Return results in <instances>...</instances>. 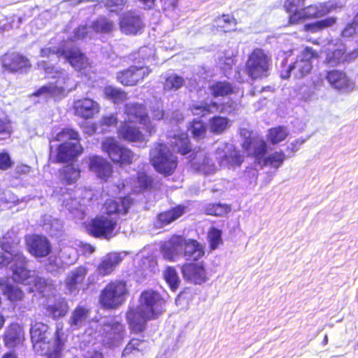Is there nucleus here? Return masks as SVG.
<instances>
[{
  "mask_svg": "<svg viewBox=\"0 0 358 358\" xmlns=\"http://www.w3.org/2000/svg\"><path fill=\"white\" fill-rule=\"evenodd\" d=\"M0 266H8L13 281L29 285V292H37L43 296H55L56 285L52 280L38 275H31L27 268V260L17 245L0 241Z\"/></svg>",
  "mask_w": 358,
  "mask_h": 358,
  "instance_id": "1",
  "label": "nucleus"
},
{
  "mask_svg": "<svg viewBox=\"0 0 358 358\" xmlns=\"http://www.w3.org/2000/svg\"><path fill=\"white\" fill-rule=\"evenodd\" d=\"M44 71L52 80L40 87L34 95L45 96L54 99H62L76 88V83L71 80L69 75L64 70L45 64Z\"/></svg>",
  "mask_w": 358,
  "mask_h": 358,
  "instance_id": "2",
  "label": "nucleus"
},
{
  "mask_svg": "<svg viewBox=\"0 0 358 358\" xmlns=\"http://www.w3.org/2000/svg\"><path fill=\"white\" fill-rule=\"evenodd\" d=\"M55 140L62 142L57 148L55 156L50 155L55 162H68L80 154L83 149L78 143V132L71 129H65L58 133Z\"/></svg>",
  "mask_w": 358,
  "mask_h": 358,
  "instance_id": "3",
  "label": "nucleus"
},
{
  "mask_svg": "<svg viewBox=\"0 0 358 358\" xmlns=\"http://www.w3.org/2000/svg\"><path fill=\"white\" fill-rule=\"evenodd\" d=\"M299 0H287L285 7L289 13H293L289 17L290 24H296L300 20L306 19L322 17L331 11L342 8L343 3L340 5L331 2H327L319 5L309 6L304 8L297 10L295 6Z\"/></svg>",
  "mask_w": 358,
  "mask_h": 358,
  "instance_id": "4",
  "label": "nucleus"
},
{
  "mask_svg": "<svg viewBox=\"0 0 358 358\" xmlns=\"http://www.w3.org/2000/svg\"><path fill=\"white\" fill-rule=\"evenodd\" d=\"M150 162L159 173L169 176L178 166V158L164 143H157L150 151Z\"/></svg>",
  "mask_w": 358,
  "mask_h": 358,
  "instance_id": "5",
  "label": "nucleus"
},
{
  "mask_svg": "<svg viewBox=\"0 0 358 358\" xmlns=\"http://www.w3.org/2000/svg\"><path fill=\"white\" fill-rule=\"evenodd\" d=\"M271 65V56L264 50L255 48L248 57L245 71L252 79L261 78L268 75Z\"/></svg>",
  "mask_w": 358,
  "mask_h": 358,
  "instance_id": "6",
  "label": "nucleus"
},
{
  "mask_svg": "<svg viewBox=\"0 0 358 358\" xmlns=\"http://www.w3.org/2000/svg\"><path fill=\"white\" fill-rule=\"evenodd\" d=\"M127 294L126 284L124 282H112L101 291L99 301L103 308L115 309L122 305Z\"/></svg>",
  "mask_w": 358,
  "mask_h": 358,
  "instance_id": "7",
  "label": "nucleus"
},
{
  "mask_svg": "<svg viewBox=\"0 0 358 358\" xmlns=\"http://www.w3.org/2000/svg\"><path fill=\"white\" fill-rule=\"evenodd\" d=\"M317 57V52L312 48H306L298 55L296 61L285 71L281 72V78L287 79L289 78L291 73L296 78H303L310 72L313 68L312 59Z\"/></svg>",
  "mask_w": 358,
  "mask_h": 358,
  "instance_id": "8",
  "label": "nucleus"
},
{
  "mask_svg": "<svg viewBox=\"0 0 358 358\" xmlns=\"http://www.w3.org/2000/svg\"><path fill=\"white\" fill-rule=\"evenodd\" d=\"M101 149L115 163L130 164L136 157L131 150L122 146L114 137L105 138L101 143Z\"/></svg>",
  "mask_w": 358,
  "mask_h": 358,
  "instance_id": "9",
  "label": "nucleus"
},
{
  "mask_svg": "<svg viewBox=\"0 0 358 358\" xmlns=\"http://www.w3.org/2000/svg\"><path fill=\"white\" fill-rule=\"evenodd\" d=\"M117 218L104 215H99L93 219L89 224L90 233L99 238L110 239L116 234Z\"/></svg>",
  "mask_w": 358,
  "mask_h": 358,
  "instance_id": "10",
  "label": "nucleus"
},
{
  "mask_svg": "<svg viewBox=\"0 0 358 358\" xmlns=\"http://www.w3.org/2000/svg\"><path fill=\"white\" fill-rule=\"evenodd\" d=\"M120 31L127 35L141 34L145 27L143 16L136 10L123 13L119 19Z\"/></svg>",
  "mask_w": 358,
  "mask_h": 358,
  "instance_id": "11",
  "label": "nucleus"
},
{
  "mask_svg": "<svg viewBox=\"0 0 358 358\" xmlns=\"http://www.w3.org/2000/svg\"><path fill=\"white\" fill-rule=\"evenodd\" d=\"M125 122L143 124L145 130L152 134L155 132V127L150 122L146 108L143 104L129 103L124 106Z\"/></svg>",
  "mask_w": 358,
  "mask_h": 358,
  "instance_id": "12",
  "label": "nucleus"
},
{
  "mask_svg": "<svg viewBox=\"0 0 358 358\" xmlns=\"http://www.w3.org/2000/svg\"><path fill=\"white\" fill-rule=\"evenodd\" d=\"M164 303V301L159 293L148 290L141 294L138 306L145 311L147 317L154 319L163 311Z\"/></svg>",
  "mask_w": 358,
  "mask_h": 358,
  "instance_id": "13",
  "label": "nucleus"
},
{
  "mask_svg": "<svg viewBox=\"0 0 358 358\" xmlns=\"http://www.w3.org/2000/svg\"><path fill=\"white\" fill-rule=\"evenodd\" d=\"M216 158L222 166H239L243 157L230 143H221L216 148Z\"/></svg>",
  "mask_w": 358,
  "mask_h": 358,
  "instance_id": "14",
  "label": "nucleus"
},
{
  "mask_svg": "<svg viewBox=\"0 0 358 358\" xmlns=\"http://www.w3.org/2000/svg\"><path fill=\"white\" fill-rule=\"evenodd\" d=\"M104 341L110 345H116L120 342L125 334L124 325L117 317L106 318L102 322Z\"/></svg>",
  "mask_w": 358,
  "mask_h": 358,
  "instance_id": "15",
  "label": "nucleus"
},
{
  "mask_svg": "<svg viewBox=\"0 0 358 358\" xmlns=\"http://www.w3.org/2000/svg\"><path fill=\"white\" fill-rule=\"evenodd\" d=\"M151 73L148 66H131L127 69L119 71L116 73L117 82L124 86H134Z\"/></svg>",
  "mask_w": 358,
  "mask_h": 358,
  "instance_id": "16",
  "label": "nucleus"
},
{
  "mask_svg": "<svg viewBox=\"0 0 358 358\" xmlns=\"http://www.w3.org/2000/svg\"><path fill=\"white\" fill-rule=\"evenodd\" d=\"M324 79L331 88L338 91L349 92H352L355 87V83L345 71L341 70L327 71L324 73Z\"/></svg>",
  "mask_w": 358,
  "mask_h": 358,
  "instance_id": "17",
  "label": "nucleus"
},
{
  "mask_svg": "<svg viewBox=\"0 0 358 358\" xmlns=\"http://www.w3.org/2000/svg\"><path fill=\"white\" fill-rule=\"evenodd\" d=\"M132 204L129 196L119 199V201L108 199L105 201L103 212L106 216L118 218L121 215H126Z\"/></svg>",
  "mask_w": 358,
  "mask_h": 358,
  "instance_id": "18",
  "label": "nucleus"
},
{
  "mask_svg": "<svg viewBox=\"0 0 358 358\" xmlns=\"http://www.w3.org/2000/svg\"><path fill=\"white\" fill-rule=\"evenodd\" d=\"M59 56L64 57L71 66L77 71L86 69L90 62L86 56L78 48H71L69 50L57 52Z\"/></svg>",
  "mask_w": 358,
  "mask_h": 358,
  "instance_id": "19",
  "label": "nucleus"
},
{
  "mask_svg": "<svg viewBox=\"0 0 358 358\" xmlns=\"http://www.w3.org/2000/svg\"><path fill=\"white\" fill-rule=\"evenodd\" d=\"M29 252L36 257L47 256L51 250L48 239L42 236L31 235L26 238Z\"/></svg>",
  "mask_w": 358,
  "mask_h": 358,
  "instance_id": "20",
  "label": "nucleus"
},
{
  "mask_svg": "<svg viewBox=\"0 0 358 358\" xmlns=\"http://www.w3.org/2000/svg\"><path fill=\"white\" fill-rule=\"evenodd\" d=\"M75 115L83 119H90L99 113V104L92 99L85 98L73 103Z\"/></svg>",
  "mask_w": 358,
  "mask_h": 358,
  "instance_id": "21",
  "label": "nucleus"
},
{
  "mask_svg": "<svg viewBox=\"0 0 358 358\" xmlns=\"http://www.w3.org/2000/svg\"><path fill=\"white\" fill-rule=\"evenodd\" d=\"M3 69L10 73L16 72L30 66L29 60L22 55L15 52H8L1 59Z\"/></svg>",
  "mask_w": 358,
  "mask_h": 358,
  "instance_id": "22",
  "label": "nucleus"
},
{
  "mask_svg": "<svg viewBox=\"0 0 358 358\" xmlns=\"http://www.w3.org/2000/svg\"><path fill=\"white\" fill-rule=\"evenodd\" d=\"M185 245V238L174 236L162 247L164 257L171 261H176L180 257H183V246Z\"/></svg>",
  "mask_w": 358,
  "mask_h": 358,
  "instance_id": "23",
  "label": "nucleus"
},
{
  "mask_svg": "<svg viewBox=\"0 0 358 358\" xmlns=\"http://www.w3.org/2000/svg\"><path fill=\"white\" fill-rule=\"evenodd\" d=\"M126 316L130 329L136 333L143 331L147 320H151V317H147L145 311L138 306L129 308Z\"/></svg>",
  "mask_w": 358,
  "mask_h": 358,
  "instance_id": "24",
  "label": "nucleus"
},
{
  "mask_svg": "<svg viewBox=\"0 0 358 358\" xmlns=\"http://www.w3.org/2000/svg\"><path fill=\"white\" fill-rule=\"evenodd\" d=\"M358 57V50L345 54V48L340 45L334 51L327 53L324 63L331 66H336L345 62H350Z\"/></svg>",
  "mask_w": 358,
  "mask_h": 358,
  "instance_id": "25",
  "label": "nucleus"
},
{
  "mask_svg": "<svg viewBox=\"0 0 358 358\" xmlns=\"http://www.w3.org/2000/svg\"><path fill=\"white\" fill-rule=\"evenodd\" d=\"M184 279L194 284H201L206 280V273L201 264H185L181 267Z\"/></svg>",
  "mask_w": 358,
  "mask_h": 358,
  "instance_id": "26",
  "label": "nucleus"
},
{
  "mask_svg": "<svg viewBox=\"0 0 358 358\" xmlns=\"http://www.w3.org/2000/svg\"><path fill=\"white\" fill-rule=\"evenodd\" d=\"M190 163L194 170L203 174H210L216 170L215 164L211 162L203 150L197 151Z\"/></svg>",
  "mask_w": 358,
  "mask_h": 358,
  "instance_id": "27",
  "label": "nucleus"
},
{
  "mask_svg": "<svg viewBox=\"0 0 358 358\" xmlns=\"http://www.w3.org/2000/svg\"><path fill=\"white\" fill-rule=\"evenodd\" d=\"M48 299L45 305L46 315L55 320L65 316L69 310L66 301L60 296L55 298L54 301Z\"/></svg>",
  "mask_w": 358,
  "mask_h": 358,
  "instance_id": "28",
  "label": "nucleus"
},
{
  "mask_svg": "<svg viewBox=\"0 0 358 358\" xmlns=\"http://www.w3.org/2000/svg\"><path fill=\"white\" fill-rule=\"evenodd\" d=\"M90 168L99 178L105 180L111 176L113 172L111 164L103 158L98 156L90 158Z\"/></svg>",
  "mask_w": 358,
  "mask_h": 358,
  "instance_id": "29",
  "label": "nucleus"
},
{
  "mask_svg": "<svg viewBox=\"0 0 358 358\" xmlns=\"http://www.w3.org/2000/svg\"><path fill=\"white\" fill-rule=\"evenodd\" d=\"M121 261L122 258L119 253L111 252L106 255L97 267L99 274L106 275L111 273Z\"/></svg>",
  "mask_w": 358,
  "mask_h": 358,
  "instance_id": "30",
  "label": "nucleus"
},
{
  "mask_svg": "<svg viewBox=\"0 0 358 358\" xmlns=\"http://www.w3.org/2000/svg\"><path fill=\"white\" fill-rule=\"evenodd\" d=\"M48 329V326L41 322L35 323L30 329L31 339L34 343V348L37 351L39 348L44 349L46 345L44 340L46 338Z\"/></svg>",
  "mask_w": 358,
  "mask_h": 358,
  "instance_id": "31",
  "label": "nucleus"
},
{
  "mask_svg": "<svg viewBox=\"0 0 358 358\" xmlns=\"http://www.w3.org/2000/svg\"><path fill=\"white\" fill-rule=\"evenodd\" d=\"M185 212L186 208L183 206H177L169 210L163 212L158 215L155 226L158 228H162L179 218Z\"/></svg>",
  "mask_w": 358,
  "mask_h": 358,
  "instance_id": "32",
  "label": "nucleus"
},
{
  "mask_svg": "<svg viewBox=\"0 0 358 358\" xmlns=\"http://www.w3.org/2000/svg\"><path fill=\"white\" fill-rule=\"evenodd\" d=\"M118 137L129 142L142 141L143 135L136 126L128 124L126 122L122 124L117 129Z\"/></svg>",
  "mask_w": 358,
  "mask_h": 358,
  "instance_id": "33",
  "label": "nucleus"
},
{
  "mask_svg": "<svg viewBox=\"0 0 358 358\" xmlns=\"http://www.w3.org/2000/svg\"><path fill=\"white\" fill-rule=\"evenodd\" d=\"M66 336L62 331V328L59 327V325H57V329L55 332V341L52 345V349H48L44 352L48 358H62V351L64 348V343L66 341Z\"/></svg>",
  "mask_w": 358,
  "mask_h": 358,
  "instance_id": "34",
  "label": "nucleus"
},
{
  "mask_svg": "<svg viewBox=\"0 0 358 358\" xmlns=\"http://www.w3.org/2000/svg\"><path fill=\"white\" fill-rule=\"evenodd\" d=\"M204 253V248L199 242L192 239H185V245L183 246V257L186 260L196 261L203 257Z\"/></svg>",
  "mask_w": 358,
  "mask_h": 358,
  "instance_id": "35",
  "label": "nucleus"
},
{
  "mask_svg": "<svg viewBox=\"0 0 358 358\" xmlns=\"http://www.w3.org/2000/svg\"><path fill=\"white\" fill-rule=\"evenodd\" d=\"M63 206L76 217L83 218L85 213V206L81 200H78L71 194L63 196Z\"/></svg>",
  "mask_w": 358,
  "mask_h": 358,
  "instance_id": "36",
  "label": "nucleus"
},
{
  "mask_svg": "<svg viewBox=\"0 0 358 358\" xmlns=\"http://www.w3.org/2000/svg\"><path fill=\"white\" fill-rule=\"evenodd\" d=\"M76 260V252L74 249L71 248H64L62 249L59 254V257L50 256L49 258L50 264L55 267H61L63 265L72 264Z\"/></svg>",
  "mask_w": 358,
  "mask_h": 358,
  "instance_id": "37",
  "label": "nucleus"
},
{
  "mask_svg": "<svg viewBox=\"0 0 358 358\" xmlns=\"http://www.w3.org/2000/svg\"><path fill=\"white\" fill-rule=\"evenodd\" d=\"M243 147L249 155L261 158L265 154L267 145L266 142L262 139H254L244 141Z\"/></svg>",
  "mask_w": 358,
  "mask_h": 358,
  "instance_id": "38",
  "label": "nucleus"
},
{
  "mask_svg": "<svg viewBox=\"0 0 358 358\" xmlns=\"http://www.w3.org/2000/svg\"><path fill=\"white\" fill-rule=\"evenodd\" d=\"M89 316L90 310L85 306H78L72 312L69 324L72 329H78L85 323Z\"/></svg>",
  "mask_w": 358,
  "mask_h": 358,
  "instance_id": "39",
  "label": "nucleus"
},
{
  "mask_svg": "<svg viewBox=\"0 0 358 358\" xmlns=\"http://www.w3.org/2000/svg\"><path fill=\"white\" fill-rule=\"evenodd\" d=\"M23 336L21 327L17 324H12L5 333V345L8 348H14L21 343Z\"/></svg>",
  "mask_w": 358,
  "mask_h": 358,
  "instance_id": "40",
  "label": "nucleus"
},
{
  "mask_svg": "<svg viewBox=\"0 0 358 358\" xmlns=\"http://www.w3.org/2000/svg\"><path fill=\"white\" fill-rule=\"evenodd\" d=\"M86 274L87 269L84 267H79L73 271L66 280V285L69 291L75 290L77 285L84 280Z\"/></svg>",
  "mask_w": 358,
  "mask_h": 358,
  "instance_id": "41",
  "label": "nucleus"
},
{
  "mask_svg": "<svg viewBox=\"0 0 358 358\" xmlns=\"http://www.w3.org/2000/svg\"><path fill=\"white\" fill-rule=\"evenodd\" d=\"M210 94L213 97L224 96L229 95L234 92L233 87L231 83L223 81L216 82L209 86Z\"/></svg>",
  "mask_w": 358,
  "mask_h": 358,
  "instance_id": "42",
  "label": "nucleus"
},
{
  "mask_svg": "<svg viewBox=\"0 0 358 358\" xmlns=\"http://www.w3.org/2000/svg\"><path fill=\"white\" fill-rule=\"evenodd\" d=\"M170 143L174 151H177L182 155H185L189 150L188 145L189 140L187 134L185 133H180L178 135H175L173 139L171 140Z\"/></svg>",
  "mask_w": 358,
  "mask_h": 358,
  "instance_id": "43",
  "label": "nucleus"
},
{
  "mask_svg": "<svg viewBox=\"0 0 358 358\" xmlns=\"http://www.w3.org/2000/svg\"><path fill=\"white\" fill-rule=\"evenodd\" d=\"M336 18L334 17H330L313 23L307 24L304 26V29L307 31L316 33L332 27L336 24Z\"/></svg>",
  "mask_w": 358,
  "mask_h": 358,
  "instance_id": "44",
  "label": "nucleus"
},
{
  "mask_svg": "<svg viewBox=\"0 0 358 358\" xmlns=\"http://www.w3.org/2000/svg\"><path fill=\"white\" fill-rule=\"evenodd\" d=\"M103 93L106 98L115 103H122L127 99V94L124 91L110 85L105 87Z\"/></svg>",
  "mask_w": 358,
  "mask_h": 358,
  "instance_id": "45",
  "label": "nucleus"
},
{
  "mask_svg": "<svg viewBox=\"0 0 358 358\" xmlns=\"http://www.w3.org/2000/svg\"><path fill=\"white\" fill-rule=\"evenodd\" d=\"M230 126L227 118L216 116L210 119L209 122L210 131L215 134H220Z\"/></svg>",
  "mask_w": 358,
  "mask_h": 358,
  "instance_id": "46",
  "label": "nucleus"
},
{
  "mask_svg": "<svg viewBox=\"0 0 358 358\" xmlns=\"http://www.w3.org/2000/svg\"><path fill=\"white\" fill-rule=\"evenodd\" d=\"M115 24L109 19L100 17L93 22L90 28L96 33H109L114 29Z\"/></svg>",
  "mask_w": 358,
  "mask_h": 358,
  "instance_id": "47",
  "label": "nucleus"
},
{
  "mask_svg": "<svg viewBox=\"0 0 358 358\" xmlns=\"http://www.w3.org/2000/svg\"><path fill=\"white\" fill-rule=\"evenodd\" d=\"M289 132L286 127H278L268 130V140L272 144H278L285 139Z\"/></svg>",
  "mask_w": 358,
  "mask_h": 358,
  "instance_id": "48",
  "label": "nucleus"
},
{
  "mask_svg": "<svg viewBox=\"0 0 358 358\" xmlns=\"http://www.w3.org/2000/svg\"><path fill=\"white\" fill-rule=\"evenodd\" d=\"M62 180L67 184H72L80 177V170L72 165L64 167L62 172Z\"/></svg>",
  "mask_w": 358,
  "mask_h": 358,
  "instance_id": "49",
  "label": "nucleus"
},
{
  "mask_svg": "<svg viewBox=\"0 0 358 358\" xmlns=\"http://www.w3.org/2000/svg\"><path fill=\"white\" fill-rule=\"evenodd\" d=\"M145 345V343L139 339H131L122 352V358H127V356H129L131 354L136 355L139 351L143 350Z\"/></svg>",
  "mask_w": 358,
  "mask_h": 358,
  "instance_id": "50",
  "label": "nucleus"
},
{
  "mask_svg": "<svg viewBox=\"0 0 358 358\" xmlns=\"http://www.w3.org/2000/svg\"><path fill=\"white\" fill-rule=\"evenodd\" d=\"M164 277L172 290L178 288L180 280L175 268L168 267L164 273Z\"/></svg>",
  "mask_w": 358,
  "mask_h": 358,
  "instance_id": "51",
  "label": "nucleus"
},
{
  "mask_svg": "<svg viewBox=\"0 0 358 358\" xmlns=\"http://www.w3.org/2000/svg\"><path fill=\"white\" fill-rule=\"evenodd\" d=\"M185 84V80L182 77L176 74H171L164 82V87L165 90H178Z\"/></svg>",
  "mask_w": 358,
  "mask_h": 358,
  "instance_id": "52",
  "label": "nucleus"
},
{
  "mask_svg": "<svg viewBox=\"0 0 358 358\" xmlns=\"http://www.w3.org/2000/svg\"><path fill=\"white\" fill-rule=\"evenodd\" d=\"M213 109L217 110L218 109L217 104L215 102L211 104L207 103H194L192 106L191 110L194 115H205L208 113H213Z\"/></svg>",
  "mask_w": 358,
  "mask_h": 358,
  "instance_id": "53",
  "label": "nucleus"
},
{
  "mask_svg": "<svg viewBox=\"0 0 358 358\" xmlns=\"http://www.w3.org/2000/svg\"><path fill=\"white\" fill-rule=\"evenodd\" d=\"M217 26L222 29L223 31L229 32L231 30H234L236 21L229 15H223L216 20Z\"/></svg>",
  "mask_w": 358,
  "mask_h": 358,
  "instance_id": "54",
  "label": "nucleus"
},
{
  "mask_svg": "<svg viewBox=\"0 0 358 358\" xmlns=\"http://www.w3.org/2000/svg\"><path fill=\"white\" fill-rule=\"evenodd\" d=\"M285 159V155L282 152H275L266 158L265 164L277 169L281 166Z\"/></svg>",
  "mask_w": 358,
  "mask_h": 358,
  "instance_id": "55",
  "label": "nucleus"
},
{
  "mask_svg": "<svg viewBox=\"0 0 358 358\" xmlns=\"http://www.w3.org/2000/svg\"><path fill=\"white\" fill-rule=\"evenodd\" d=\"M205 124L201 120H194L189 129L193 136L196 138H203L206 134Z\"/></svg>",
  "mask_w": 358,
  "mask_h": 358,
  "instance_id": "56",
  "label": "nucleus"
},
{
  "mask_svg": "<svg viewBox=\"0 0 358 358\" xmlns=\"http://www.w3.org/2000/svg\"><path fill=\"white\" fill-rule=\"evenodd\" d=\"M137 183L138 184V191H141L152 187L153 180L144 172H138L137 174ZM136 187L137 188V187Z\"/></svg>",
  "mask_w": 358,
  "mask_h": 358,
  "instance_id": "57",
  "label": "nucleus"
},
{
  "mask_svg": "<svg viewBox=\"0 0 358 358\" xmlns=\"http://www.w3.org/2000/svg\"><path fill=\"white\" fill-rule=\"evenodd\" d=\"M12 132V126L7 117L0 118V139H6Z\"/></svg>",
  "mask_w": 358,
  "mask_h": 358,
  "instance_id": "58",
  "label": "nucleus"
},
{
  "mask_svg": "<svg viewBox=\"0 0 358 358\" xmlns=\"http://www.w3.org/2000/svg\"><path fill=\"white\" fill-rule=\"evenodd\" d=\"M4 292L11 301L20 300L24 296L23 292L19 287L10 285H6Z\"/></svg>",
  "mask_w": 358,
  "mask_h": 358,
  "instance_id": "59",
  "label": "nucleus"
},
{
  "mask_svg": "<svg viewBox=\"0 0 358 358\" xmlns=\"http://www.w3.org/2000/svg\"><path fill=\"white\" fill-rule=\"evenodd\" d=\"M221 234V231L215 228H212L209 231L208 239L211 249L215 250L222 243Z\"/></svg>",
  "mask_w": 358,
  "mask_h": 358,
  "instance_id": "60",
  "label": "nucleus"
},
{
  "mask_svg": "<svg viewBox=\"0 0 358 358\" xmlns=\"http://www.w3.org/2000/svg\"><path fill=\"white\" fill-rule=\"evenodd\" d=\"M127 3V0H106L104 6L110 12H118L122 10Z\"/></svg>",
  "mask_w": 358,
  "mask_h": 358,
  "instance_id": "61",
  "label": "nucleus"
},
{
  "mask_svg": "<svg viewBox=\"0 0 358 358\" xmlns=\"http://www.w3.org/2000/svg\"><path fill=\"white\" fill-rule=\"evenodd\" d=\"M90 27H87L86 25L78 27L77 29L74 30L72 39L78 40L85 38V37L89 36L90 33Z\"/></svg>",
  "mask_w": 358,
  "mask_h": 358,
  "instance_id": "62",
  "label": "nucleus"
},
{
  "mask_svg": "<svg viewBox=\"0 0 358 358\" xmlns=\"http://www.w3.org/2000/svg\"><path fill=\"white\" fill-rule=\"evenodd\" d=\"M155 50L152 47L143 46L141 47L138 50V55L142 59H148L153 56Z\"/></svg>",
  "mask_w": 358,
  "mask_h": 358,
  "instance_id": "63",
  "label": "nucleus"
},
{
  "mask_svg": "<svg viewBox=\"0 0 358 358\" xmlns=\"http://www.w3.org/2000/svg\"><path fill=\"white\" fill-rule=\"evenodd\" d=\"M357 29V26H356L354 23H348L342 31V36L346 38L351 37L356 33Z\"/></svg>",
  "mask_w": 358,
  "mask_h": 358,
  "instance_id": "64",
  "label": "nucleus"
}]
</instances>
